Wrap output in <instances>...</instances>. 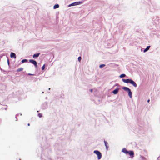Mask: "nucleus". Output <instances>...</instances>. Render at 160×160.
<instances>
[{
  "instance_id": "nucleus-7",
  "label": "nucleus",
  "mask_w": 160,
  "mask_h": 160,
  "mask_svg": "<svg viewBox=\"0 0 160 160\" xmlns=\"http://www.w3.org/2000/svg\"><path fill=\"white\" fill-rule=\"evenodd\" d=\"M10 57L11 58H13L14 59H16V58L15 54L13 52H11Z\"/></svg>"
},
{
  "instance_id": "nucleus-22",
  "label": "nucleus",
  "mask_w": 160,
  "mask_h": 160,
  "mask_svg": "<svg viewBox=\"0 0 160 160\" xmlns=\"http://www.w3.org/2000/svg\"><path fill=\"white\" fill-rule=\"evenodd\" d=\"M92 91H93V90L92 89H91L90 90V91L91 92H92Z\"/></svg>"
},
{
  "instance_id": "nucleus-2",
  "label": "nucleus",
  "mask_w": 160,
  "mask_h": 160,
  "mask_svg": "<svg viewBox=\"0 0 160 160\" xmlns=\"http://www.w3.org/2000/svg\"><path fill=\"white\" fill-rule=\"evenodd\" d=\"M122 89L128 92V94L130 98L132 97V92H131L130 89L126 87H123Z\"/></svg>"
},
{
  "instance_id": "nucleus-5",
  "label": "nucleus",
  "mask_w": 160,
  "mask_h": 160,
  "mask_svg": "<svg viewBox=\"0 0 160 160\" xmlns=\"http://www.w3.org/2000/svg\"><path fill=\"white\" fill-rule=\"evenodd\" d=\"M81 3H82V2H75L72 3L70 5L71 6H76V5L80 4Z\"/></svg>"
},
{
  "instance_id": "nucleus-4",
  "label": "nucleus",
  "mask_w": 160,
  "mask_h": 160,
  "mask_svg": "<svg viewBox=\"0 0 160 160\" xmlns=\"http://www.w3.org/2000/svg\"><path fill=\"white\" fill-rule=\"evenodd\" d=\"M29 61L30 62L33 64L36 68L37 67L38 65L37 64V62L35 60H34L32 59H30L29 60Z\"/></svg>"
},
{
  "instance_id": "nucleus-12",
  "label": "nucleus",
  "mask_w": 160,
  "mask_h": 160,
  "mask_svg": "<svg viewBox=\"0 0 160 160\" xmlns=\"http://www.w3.org/2000/svg\"><path fill=\"white\" fill-rule=\"evenodd\" d=\"M150 46H148L146 48H145L144 50V52H147L148 50L150 48Z\"/></svg>"
},
{
  "instance_id": "nucleus-1",
  "label": "nucleus",
  "mask_w": 160,
  "mask_h": 160,
  "mask_svg": "<svg viewBox=\"0 0 160 160\" xmlns=\"http://www.w3.org/2000/svg\"><path fill=\"white\" fill-rule=\"evenodd\" d=\"M122 81L125 83H129L130 84L132 85L134 87H136L137 86V85L136 83L132 80L131 79H122Z\"/></svg>"
},
{
  "instance_id": "nucleus-3",
  "label": "nucleus",
  "mask_w": 160,
  "mask_h": 160,
  "mask_svg": "<svg viewBox=\"0 0 160 160\" xmlns=\"http://www.w3.org/2000/svg\"><path fill=\"white\" fill-rule=\"evenodd\" d=\"M94 153L97 155L98 159H100L102 157V154L98 150H95L94 151Z\"/></svg>"
},
{
  "instance_id": "nucleus-21",
  "label": "nucleus",
  "mask_w": 160,
  "mask_h": 160,
  "mask_svg": "<svg viewBox=\"0 0 160 160\" xmlns=\"http://www.w3.org/2000/svg\"><path fill=\"white\" fill-rule=\"evenodd\" d=\"M28 74L29 75H33L34 74H31V73H28Z\"/></svg>"
},
{
  "instance_id": "nucleus-10",
  "label": "nucleus",
  "mask_w": 160,
  "mask_h": 160,
  "mask_svg": "<svg viewBox=\"0 0 160 160\" xmlns=\"http://www.w3.org/2000/svg\"><path fill=\"white\" fill-rule=\"evenodd\" d=\"M39 55H40L39 53H36V54H34L33 55V58H37V57H38L39 56Z\"/></svg>"
},
{
  "instance_id": "nucleus-15",
  "label": "nucleus",
  "mask_w": 160,
  "mask_h": 160,
  "mask_svg": "<svg viewBox=\"0 0 160 160\" xmlns=\"http://www.w3.org/2000/svg\"><path fill=\"white\" fill-rule=\"evenodd\" d=\"M126 76V75L124 74H122L121 75H120L119 76L120 78H122L125 77Z\"/></svg>"
},
{
  "instance_id": "nucleus-16",
  "label": "nucleus",
  "mask_w": 160,
  "mask_h": 160,
  "mask_svg": "<svg viewBox=\"0 0 160 160\" xmlns=\"http://www.w3.org/2000/svg\"><path fill=\"white\" fill-rule=\"evenodd\" d=\"M105 64H101L99 66V67L100 68H102L103 67H104L105 66Z\"/></svg>"
},
{
  "instance_id": "nucleus-11",
  "label": "nucleus",
  "mask_w": 160,
  "mask_h": 160,
  "mask_svg": "<svg viewBox=\"0 0 160 160\" xmlns=\"http://www.w3.org/2000/svg\"><path fill=\"white\" fill-rule=\"evenodd\" d=\"M104 142L105 144V145L106 147V149L107 150H108V142H107L105 140H104Z\"/></svg>"
},
{
  "instance_id": "nucleus-9",
  "label": "nucleus",
  "mask_w": 160,
  "mask_h": 160,
  "mask_svg": "<svg viewBox=\"0 0 160 160\" xmlns=\"http://www.w3.org/2000/svg\"><path fill=\"white\" fill-rule=\"evenodd\" d=\"M119 89L118 88H117L113 91V93L114 94H116L118 93V92Z\"/></svg>"
},
{
  "instance_id": "nucleus-17",
  "label": "nucleus",
  "mask_w": 160,
  "mask_h": 160,
  "mask_svg": "<svg viewBox=\"0 0 160 160\" xmlns=\"http://www.w3.org/2000/svg\"><path fill=\"white\" fill-rule=\"evenodd\" d=\"M27 59H23L22 61V62L24 63V62H27Z\"/></svg>"
},
{
  "instance_id": "nucleus-18",
  "label": "nucleus",
  "mask_w": 160,
  "mask_h": 160,
  "mask_svg": "<svg viewBox=\"0 0 160 160\" xmlns=\"http://www.w3.org/2000/svg\"><path fill=\"white\" fill-rule=\"evenodd\" d=\"M45 65L44 64L42 67V70H44V69H45Z\"/></svg>"
},
{
  "instance_id": "nucleus-6",
  "label": "nucleus",
  "mask_w": 160,
  "mask_h": 160,
  "mask_svg": "<svg viewBox=\"0 0 160 160\" xmlns=\"http://www.w3.org/2000/svg\"><path fill=\"white\" fill-rule=\"evenodd\" d=\"M130 156H132V158L133 157L134 153L133 151H128V153Z\"/></svg>"
},
{
  "instance_id": "nucleus-19",
  "label": "nucleus",
  "mask_w": 160,
  "mask_h": 160,
  "mask_svg": "<svg viewBox=\"0 0 160 160\" xmlns=\"http://www.w3.org/2000/svg\"><path fill=\"white\" fill-rule=\"evenodd\" d=\"M78 59L79 61H80L81 59V57H78Z\"/></svg>"
},
{
  "instance_id": "nucleus-13",
  "label": "nucleus",
  "mask_w": 160,
  "mask_h": 160,
  "mask_svg": "<svg viewBox=\"0 0 160 160\" xmlns=\"http://www.w3.org/2000/svg\"><path fill=\"white\" fill-rule=\"evenodd\" d=\"M23 70V68H18L17 70V72H19L20 71H22Z\"/></svg>"
},
{
  "instance_id": "nucleus-23",
  "label": "nucleus",
  "mask_w": 160,
  "mask_h": 160,
  "mask_svg": "<svg viewBox=\"0 0 160 160\" xmlns=\"http://www.w3.org/2000/svg\"><path fill=\"white\" fill-rule=\"evenodd\" d=\"M8 64H9V60H8Z\"/></svg>"
},
{
  "instance_id": "nucleus-24",
  "label": "nucleus",
  "mask_w": 160,
  "mask_h": 160,
  "mask_svg": "<svg viewBox=\"0 0 160 160\" xmlns=\"http://www.w3.org/2000/svg\"><path fill=\"white\" fill-rule=\"evenodd\" d=\"M149 101H150V100L149 99H148V101H147L148 102H149Z\"/></svg>"
},
{
  "instance_id": "nucleus-8",
  "label": "nucleus",
  "mask_w": 160,
  "mask_h": 160,
  "mask_svg": "<svg viewBox=\"0 0 160 160\" xmlns=\"http://www.w3.org/2000/svg\"><path fill=\"white\" fill-rule=\"evenodd\" d=\"M122 152L126 154H128V151L126 148H123L122 149Z\"/></svg>"
},
{
  "instance_id": "nucleus-14",
  "label": "nucleus",
  "mask_w": 160,
  "mask_h": 160,
  "mask_svg": "<svg viewBox=\"0 0 160 160\" xmlns=\"http://www.w3.org/2000/svg\"><path fill=\"white\" fill-rule=\"evenodd\" d=\"M59 5L58 4H56L53 7V8L54 9H55L57 8H58L59 7Z\"/></svg>"
},
{
  "instance_id": "nucleus-25",
  "label": "nucleus",
  "mask_w": 160,
  "mask_h": 160,
  "mask_svg": "<svg viewBox=\"0 0 160 160\" xmlns=\"http://www.w3.org/2000/svg\"><path fill=\"white\" fill-rule=\"evenodd\" d=\"M28 126H30V124L29 123H28Z\"/></svg>"
},
{
  "instance_id": "nucleus-20",
  "label": "nucleus",
  "mask_w": 160,
  "mask_h": 160,
  "mask_svg": "<svg viewBox=\"0 0 160 160\" xmlns=\"http://www.w3.org/2000/svg\"><path fill=\"white\" fill-rule=\"evenodd\" d=\"M38 116L40 117V118H41V117H42V115L41 114V113H39L38 114Z\"/></svg>"
}]
</instances>
